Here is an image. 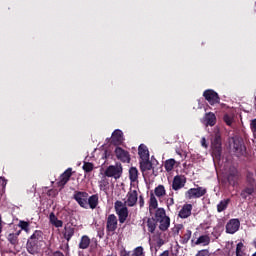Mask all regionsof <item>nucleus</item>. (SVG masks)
Returning <instances> with one entry per match:
<instances>
[{
    "instance_id": "1",
    "label": "nucleus",
    "mask_w": 256,
    "mask_h": 256,
    "mask_svg": "<svg viewBox=\"0 0 256 256\" xmlns=\"http://www.w3.org/2000/svg\"><path fill=\"white\" fill-rule=\"evenodd\" d=\"M43 241V232L41 230H35L27 241V251L31 255L39 253L41 246L39 245Z\"/></svg>"
},
{
    "instance_id": "2",
    "label": "nucleus",
    "mask_w": 256,
    "mask_h": 256,
    "mask_svg": "<svg viewBox=\"0 0 256 256\" xmlns=\"http://www.w3.org/2000/svg\"><path fill=\"white\" fill-rule=\"evenodd\" d=\"M114 209L116 211V215L119 217L120 223L127 221V218L129 217V209L127 208V205L122 201L117 200L114 203Z\"/></svg>"
},
{
    "instance_id": "3",
    "label": "nucleus",
    "mask_w": 256,
    "mask_h": 256,
    "mask_svg": "<svg viewBox=\"0 0 256 256\" xmlns=\"http://www.w3.org/2000/svg\"><path fill=\"white\" fill-rule=\"evenodd\" d=\"M207 194V188L198 186L197 188H190L185 192V199L190 201V199H201Z\"/></svg>"
},
{
    "instance_id": "4",
    "label": "nucleus",
    "mask_w": 256,
    "mask_h": 256,
    "mask_svg": "<svg viewBox=\"0 0 256 256\" xmlns=\"http://www.w3.org/2000/svg\"><path fill=\"white\" fill-rule=\"evenodd\" d=\"M121 173H123V167L121 164L110 165L104 172L106 177H114V179H119L121 177Z\"/></svg>"
},
{
    "instance_id": "5",
    "label": "nucleus",
    "mask_w": 256,
    "mask_h": 256,
    "mask_svg": "<svg viewBox=\"0 0 256 256\" xmlns=\"http://www.w3.org/2000/svg\"><path fill=\"white\" fill-rule=\"evenodd\" d=\"M232 149L236 157H243V155H245L247 151V148H245V144H243V140L239 138L233 140Z\"/></svg>"
},
{
    "instance_id": "6",
    "label": "nucleus",
    "mask_w": 256,
    "mask_h": 256,
    "mask_svg": "<svg viewBox=\"0 0 256 256\" xmlns=\"http://www.w3.org/2000/svg\"><path fill=\"white\" fill-rule=\"evenodd\" d=\"M138 199L139 194L137 193V190L130 189L123 204L126 205V207H135V205H137Z\"/></svg>"
},
{
    "instance_id": "7",
    "label": "nucleus",
    "mask_w": 256,
    "mask_h": 256,
    "mask_svg": "<svg viewBox=\"0 0 256 256\" xmlns=\"http://www.w3.org/2000/svg\"><path fill=\"white\" fill-rule=\"evenodd\" d=\"M186 184L187 177H185V175H176L172 181V189L173 191H179L183 189V187H185Z\"/></svg>"
},
{
    "instance_id": "8",
    "label": "nucleus",
    "mask_w": 256,
    "mask_h": 256,
    "mask_svg": "<svg viewBox=\"0 0 256 256\" xmlns=\"http://www.w3.org/2000/svg\"><path fill=\"white\" fill-rule=\"evenodd\" d=\"M203 97L208 101L210 105H217L220 103L221 98H219V94L214 90H206L203 93Z\"/></svg>"
},
{
    "instance_id": "9",
    "label": "nucleus",
    "mask_w": 256,
    "mask_h": 256,
    "mask_svg": "<svg viewBox=\"0 0 256 256\" xmlns=\"http://www.w3.org/2000/svg\"><path fill=\"white\" fill-rule=\"evenodd\" d=\"M114 153L117 159L122 163H129L131 161V155L129 154V151L121 147H116Z\"/></svg>"
},
{
    "instance_id": "10",
    "label": "nucleus",
    "mask_w": 256,
    "mask_h": 256,
    "mask_svg": "<svg viewBox=\"0 0 256 256\" xmlns=\"http://www.w3.org/2000/svg\"><path fill=\"white\" fill-rule=\"evenodd\" d=\"M239 227H241V221H239V219H230L226 224V233L233 235L239 231Z\"/></svg>"
},
{
    "instance_id": "11",
    "label": "nucleus",
    "mask_w": 256,
    "mask_h": 256,
    "mask_svg": "<svg viewBox=\"0 0 256 256\" xmlns=\"http://www.w3.org/2000/svg\"><path fill=\"white\" fill-rule=\"evenodd\" d=\"M88 197L89 194L87 192H76L74 194L75 201H77L80 207H83L84 209H87V207H89V204L87 202Z\"/></svg>"
},
{
    "instance_id": "12",
    "label": "nucleus",
    "mask_w": 256,
    "mask_h": 256,
    "mask_svg": "<svg viewBox=\"0 0 256 256\" xmlns=\"http://www.w3.org/2000/svg\"><path fill=\"white\" fill-rule=\"evenodd\" d=\"M221 136L216 135L212 140V153L216 157H221Z\"/></svg>"
},
{
    "instance_id": "13",
    "label": "nucleus",
    "mask_w": 256,
    "mask_h": 256,
    "mask_svg": "<svg viewBox=\"0 0 256 256\" xmlns=\"http://www.w3.org/2000/svg\"><path fill=\"white\" fill-rule=\"evenodd\" d=\"M193 211V204H184L179 211L178 217L180 219H187L191 217V212Z\"/></svg>"
},
{
    "instance_id": "14",
    "label": "nucleus",
    "mask_w": 256,
    "mask_h": 256,
    "mask_svg": "<svg viewBox=\"0 0 256 256\" xmlns=\"http://www.w3.org/2000/svg\"><path fill=\"white\" fill-rule=\"evenodd\" d=\"M106 229L110 233H113L117 229V216L115 214L108 215Z\"/></svg>"
},
{
    "instance_id": "15",
    "label": "nucleus",
    "mask_w": 256,
    "mask_h": 256,
    "mask_svg": "<svg viewBox=\"0 0 256 256\" xmlns=\"http://www.w3.org/2000/svg\"><path fill=\"white\" fill-rule=\"evenodd\" d=\"M71 175H73V169L68 168L61 176L60 180L58 182L59 187H65L67 183H69V180L71 179Z\"/></svg>"
},
{
    "instance_id": "16",
    "label": "nucleus",
    "mask_w": 256,
    "mask_h": 256,
    "mask_svg": "<svg viewBox=\"0 0 256 256\" xmlns=\"http://www.w3.org/2000/svg\"><path fill=\"white\" fill-rule=\"evenodd\" d=\"M154 197H157L158 201L160 203H163V199H165V196L167 195V190L165 189V186L160 184L154 189L153 193Z\"/></svg>"
},
{
    "instance_id": "17",
    "label": "nucleus",
    "mask_w": 256,
    "mask_h": 256,
    "mask_svg": "<svg viewBox=\"0 0 256 256\" xmlns=\"http://www.w3.org/2000/svg\"><path fill=\"white\" fill-rule=\"evenodd\" d=\"M159 207V201H157V197H155V194L150 193V198L148 201V209L150 215H153L155 213V210Z\"/></svg>"
},
{
    "instance_id": "18",
    "label": "nucleus",
    "mask_w": 256,
    "mask_h": 256,
    "mask_svg": "<svg viewBox=\"0 0 256 256\" xmlns=\"http://www.w3.org/2000/svg\"><path fill=\"white\" fill-rule=\"evenodd\" d=\"M123 141H125V138H123V131L115 130L112 133L111 143L113 145H122Z\"/></svg>"
},
{
    "instance_id": "19",
    "label": "nucleus",
    "mask_w": 256,
    "mask_h": 256,
    "mask_svg": "<svg viewBox=\"0 0 256 256\" xmlns=\"http://www.w3.org/2000/svg\"><path fill=\"white\" fill-rule=\"evenodd\" d=\"M138 155L142 161H149V150L147 149V146L141 144L138 148Z\"/></svg>"
},
{
    "instance_id": "20",
    "label": "nucleus",
    "mask_w": 256,
    "mask_h": 256,
    "mask_svg": "<svg viewBox=\"0 0 256 256\" xmlns=\"http://www.w3.org/2000/svg\"><path fill=\"white\" fill-rule=\"evenodd\" d=\"M238 180H239V171H237V168H232L228 175V182L230 185H235V183H237Z\"/></svg>"
},
{
    "instance_id": "21",
    "label": "nucleus",
    "mask_w": 256,
    "mask_h": 256,
    "mask_svg": "<svg viewBox=\"0 0 256 256\" xmlns=\"http://www.w3.org/2000/svg\"><path fill=\"white\" fill-rule=\"evenodd\" d=\"M157 221L158 223H160L159 228L161 229V231H167V229H169V225H171V219H169L168 216H166L165 218H161Z\"/></svg>"
},
{
    "instance_id": "22",
    "label": "nucleus",
    "mask_w": 256,
    "mask_h": 256,
    "mask_svg": "<svg viewBox=\"0 0 256 256\" xmlns=\"http://www.w3.org/2000/svg\"><path fill=\"white\" fill-rule=\"evenodd\" d=\"M89 245H91V238L87 235H83L79 242V249H89Z\"/></svg>"
},
{
    "instance_id": "23",
    "label": "nucleus",
    "mask_w": 256,
    "mask_h": 256,
    "mask_svg": "<svg viewBox=\"0 0 256 256\" xmlns=\"http://www.w3.org/2000/svg\"><path fill=\"white\" fill-rule=\"evenodd\" d=\"M246 183L247 185H252L256 187V172L247 171Z\"/></svg>"
},
{
    "instance_id": "24",
    "label": "nucleus",
    "mask_w": 256,
    "mask_h": 256,
    "mask_svg": "<svg viewBox=\"0 0 256 256\" xmlns=\"http://www.w3.org/2000/svg\"><path fill=\"white\" fill-rule=\"evenodd\" d=\"M255 189L256 186L248 185L240 194L242 199H246L249 195H253L255 193Z\"/></svg>"
},
{
    "instance_id": "25",
    "label": "nucleus",
    "mask_w": 256,
    "mask_h": 256,
    "mask_svg": "<svg viewBox=\"0 0 256 256\" xmlns=\"http://www.w3.org/2000/svg\"><path fill=\"white\" fill-rule=\"evenodd\" d=\"M87 203L90 207V209H97V206L99 205V196L92 195L88 198Z\"/></svg>"
},
{
    "instance_id": "26",
    "label": "nucleus",
    "mask_w": 256,
    "mask_h": 256,
    "mask_svg": "<svg viewBox=\"0 0 256 256\" xmlns=\"http://www.w3.org/2000/svg\"><path fill=\"white\" fill-rule=\"evenodd\" d=\"M152 241L155 247H163L165 245V240H163V234H156L153 236Z\"/></svg>"
},
{
    "instance_id": "27",
    "label": "nucleus",
    "mask_w": 256,
    "mask_h": 256,
    "mask_svg": "<svg viewBox=\"0 0 256 256\" xmlns=\"http://www.w3.org/2000/svg\"><path fill=\"white\" fill-rule=\"evenodd\" d=\"M49 221H50L51 225H53L56 228L63 227V221L57 219V216H55V213L50 214Z\"/></svg>"
},
{
    "instance_id": "28",
    "label": "nucleus",
    "mask_w": 256,
    "mask_h": 256,
    "mask_svg": "<svg viewBox=\"0 0 256 256\" xmlns=\"http://www.w3.org/2000/svg\"><path fill=\"white\" fill-rule=\"evenodd\" d=\"M224 123L231 127L233 125V121H235V114L233 112L226 113L223 117Z\"/></svg>"
},
{
    "instance_id": "29",
    "label": "nucleus",
    "mask_w": 256,
    "mask_h": 256,
    "mask_svg": "<svg viewBox=\"0 0 256 256\" xmlns=\"http://www.w3.org/2000/svg\"><path fill=\"white\" fill-rule=\"evenodd\" d=\"M129 177L132 183H135L139 179V170L135 167H131L129 170Z\"/></svg>"
},
{
    "instance_id": "30",
    "label": "nucleus",
    "mask_w": 256,
    "mask_h": 256,
    "mask_svg": "<svg viewBox=\"0 0 256 256\" xmlns=\"http://www.w3.org/2000/svg\"><path fill=\"white\" fill-rule=\"evenodd\" d=\"M175 165H177V161H175V159H168L164 163V168L169 173L175 169Z\"/></svg>"
},
{
    "instance_id": "31",
    "label": "nucleus",
    "mask_w": 256,
    "mask_h": 256,
    "mask_svg": "<svg viewBox=\"0 0 256 256\" xmlns=\"http://www.w3.org/2000/svg\"><path fill=\"white\" fill-rule=\"evenodd\" d=\"M140 169L142 173H145V171H151V169H153V164H151L149 160H142L140 162Z\"/></svg>"
},
{
    "instance_id": "32",
    "label": "nucleus",
    "mask_w": 256,
    "mask_h": 256,
    "mask_svg": "<svg viewBox=\"0 0 256 256\" xmlns=\"http://www.w3.org/2000/svg\"><path fill=\"white\" fill-rule=\"evenodd\" d=\"M205 121H206L207 125H210V127H213L215 125V123H217V117H215V115L210 112V113L206 114Z\"/></svg>"
},
{
    "instance_id": "33",
    "label": "nucleus",
    "mask_w": 256,
    "mask_h": 256,
    "mask_svg": "<svg viewBox=\"0 0 256 256\" xmlns=\"http://www.w3.org/2000/svg\"><path fill=\"white\" fill-rule=\"evenodd\" d=\"M155 219L156 221H159V219H164L165 217H167V214L165 212L164 208H157L155 211Z\"/></svg>"
},
{
    "instance_id": "34",
    "label": "nucleus",
    "mask_w": 256,
    "mask_h": 256,
    "mask_svg": "<svg viewBox=\"0 0 256 256\" xmlns=\"http://www.w3.org/2000/svg\"><path fill=\"white\" fill-rule=\"evenodd\" d=\"M209 243H211V238L207 235L200 236L196 241V245H209Z\"/></svg>"
},
{
    "instance_id": "35",
    "label": "nucleus",
    "mask_w": 256,
    "mask_h": 256,
    "mask_svg": "<svg viewBox=\"0 0 256 256\" xmlns=\"http://www.w3.org/2000/svg\"><path fill=\"white\" fill-rule=\"evenodd\" d=\"M230 199L222 200L218 205H217V211L218 213H221L227 209Z\"/></svg>"
},
{
    "instance_id": "36",
    "label": "nucleus",
    "mask_w": 256,
    "mask_h": 256,
    "mask_svg": "<svg viewBox=\"0 0 256 256\" xmlns=\"http://www.w3.org/2000/svg\"><path fill=\"white\" fill-rule=\"evenodd\" d=\"M74 235H75V228L73 227L66 228V232L64 233V238L66 239V241H71V237H73Z\"/></svg>"
},
{
    "instance_id": "37",
    "label": "nucleus",
    "mask_w": 256,
    "mask_h": 256,
    "mask_svg": "<svg viewBox=\"0 0 256 256\" xmlns=\"http://www.w3.org/2000/svg\"><path fill=\"white\" fill-rule=\"evenodd\" d=\"M180 237L181 243H189V239H191V230H185Z\"/></svg>"
},
{
    "instance_id": "38",
    "label": "nucleus",
    "mask_w": 256,
    "mask_h": 256,
    "mask_svg": "<svg viewBox=\"0 0 256 256\" xmlns=\"http://www.w3.org/2000/svg\"><path fill=\"white\" fill-rule=\"evenodd\" d=\"M236 256H245V245L239 242L236 246Z\"/></svg>"
},
{
    "instance_id": "39",
    "label": "nucleus",
    "mask_w": 256,
    "mask_h": 256,
    "mask_svg": "<svg viewBox=\"0 0 256 256\" xmlns=\"http://www.w3.org/2000/svg\"><path fill=\"white\" fill-rule=\"evenodd\" d=\"M147 227L150 233H154L155 229H157V223L155 222V219H148Z\"/></svg>"
},
{
    "instance_id": "40",
    "label": "nucleus",
    "mask_w": 256,
    "mask_h": 256,
    "mask_svg": "<svg viewBox=\"0 0 256 256\" xmlns=\"http://www.w3.org/2000/svg\"><path fill=\"white\" fill-rule=\"evenodd\" d=\"M131 256H145V249L142 246H138L132 251Z\"/></svg>"
},
{
    "instance_id": "41",
    "label": "nucleus",
    "mask_w": 256,
    "mask_h": 256,
    "mask_svg": "<svg viewBox=\"0 0 256 256\" xmlns=\"http://www.w3.org/2000/svg\"><path fill=\"white\" fill-rule=\"evenodd\" d=\"M8 241L11 243V245H17V243H19L17 234H9Z\"/></svg>"
},
{
    "instance_id": "42",
    "label": "nucleus",
    "mask_w": 256,
    "mask_h": 256,
    "mask_svg": "<svg viewBox=\"0 0 256 256\" xmlns=\"http://www.w3.org/2000/svg\"><path fill=\"white\" fill-rule=\"evenodd\" d=\"M82 168L85 173H91V171L94 169V166L91 162H85Z\"/></svg>"
},
{
    "instance_id": "43",
    "label": "nucleus",
    "mask_w": 256,
    "mask_h": 256,
    "mask_svg": "<svg viewBox=\"0 0 256 256\" xmlns=\"http://www.w3.org/2000/svg\"><path fill=\"white\" fill-rule=\"evenodd\" d=\"M18 227L22 229V231H25L26 233H29V222L27 221H20L18 224Z\"/></svg>"
},
{
    "instance_id": "44",
    "label": "nucleus",
    "mask_w": 256,
    "mask_h": 256,
    "mask_svg": "<svg viewBox=\"0 0 256 256\" xmlns=\"http://www.w3.org/2000/svg\"><path fill=\"white\" fill-rule=\"evenodd\" d=\"M251 130H252L253 136L256 137V119L252 120L251 122Z\"/></svg>"
},
{
    "instance_id": "45",
    "label": "nucleus",
    "mask_w": 256,
    "mask_h": 256,
    "mask_svg": "<svg viewBox=\"0 0 256 256\" xmlns=\"http://www.w3.org/2000/svg\"><path fill=\"white\" fill-rule=\"evenodd\" d=\"M166 205H167V207H171V206L175 205V199H173V197L167 198Z\"/></svg>"
},
{
    "instance_id": "46",
    "label": "nucleus",
    "mask_w": 256,
    "mask_h": 256,
    "mask_svg": "<svg viewBox=\"0 0 256 256\" xmlns=\"http://www.w3.org/2000/svg\"><path fill=\"white\" fill-rule=\"evenodd\" d=\"M108 185H109V182H107L106 180H102L100 182V189H103V191H105Z\"/></svg>"
},
{
    "instance_id": "47",
    "label": "nucleus",
    "mask_w": 256,
    "mask_h": 256,
    "mask_svg": "<svg viewBox=\"0 0 256 256\" xmlns=\"http://www.w3.org/2000/svg\"><path fill=\"white\" fill-rule=\"evenodd\" d=\"M201 145L202 147H204L205 149H207L208 145H207V140L205 138L201 139Z\"/></svg>"
},
{
    "instance_id": "48",
    "label": "nucleus",
    "mask_w": 256,
    "mask_h": 256,
    "mask_svg": "<svg viewBox=\"0 0 256 256\" xmlns=\"http://www.w3.org/2000/svg\"><path fill=\"white\" fill-rule=\"evenodd\" d=\"M139 205H140V207H144V205H145V200L143 199V196H140V198H139Z\"/></svg>"
},
{
    "instance_id": "49",
    "label": "nucleus",
    "mask_w": 256,
    "mask_h": 256,
    "mask_svg": "<svg viewBox=\"0 0 256 256\" xmlns=\"http://www.w3.org/2000/svg\"><path fill=\"white\" fill-rule=\"evenodd\" d=\"M196 256H207V252L205 250H201L197 253Z\"/></svg>"
},
{
    "instance_id": "50",
    "label": "nucleus",
    "mask_w": 256,
    "mask_h": 256,
    "mask_svg": "<svg viewBox=\"0 0 256 256\" xmlns=\"http://www.w3.org/2000/svg\"><path fill=\"white\" fill-rule=\"evenodd\" d=\"M160 256H169V251H164Z\"/></svg>"
},
{
    "instance_id": "51",
    "label": "nucleus",
    "mask_w": 256,
    "mask_h": 256,
    "mask_svg": "<svg viewBox=\"0 0 256 256\" xmlns=\"http://www.w3.org/2000/svg\"><path fill=\"white\" fill-rule=\"evenodd\" d=\"M104 155H105V158L107 159V157H108V155H107V151L105 152V154H104Z\"/></svg>"
},
{
    "instance_id": "52",
    "label": "nucleus",
    "mask_w": 256,
    "mask_h": 256,
    "mask_svg": "<svg viewBox=\"0 0 256 256\" xmlns=\"http://www.w3.org/2000/svg\"><path fill=\"white\" fill-rule=\"evenodd\" d=\"M252 256H256V253H255V254H253Z\"/></svg>"
}]
</instances>
